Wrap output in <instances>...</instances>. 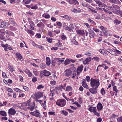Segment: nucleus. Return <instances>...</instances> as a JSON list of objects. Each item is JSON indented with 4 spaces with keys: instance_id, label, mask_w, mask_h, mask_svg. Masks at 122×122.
Returning <instances> with one entry per match:
<instances>
[{
    "instance_id": "nucleus-8",
    "label": "nucleus",
    "mask_w": 122,
    "mask_h": 122,
    "mask_svg": "<svg viewBox=\"0 0 122 122\" xmlns=\"http://www.w3.org/2000/svg\"><path fill=\"white\" fill-rule=\"evenodd\" d=\"M94 1L100 7H104L106 6V5L103 4L99 0H94Z\"/></svg>"
},
{
    "instance_id": "nucleus-24",
    "label": "nucleus",
    "mask_w": 122,
    "mask_h": 122,
    "mask_svg": "<svg viewBox=\"0 0 122 122\" xmlns=\"http://www.w3.org/2000/svg\"><path fill=\"white\" fill-rule=\"evenodd\" d=\"M99 51L101 53L104 55H105L107 54V51L104 49H100L99 50Z\"/></svg>"
},
{
    "instance_id": "nucleus-56",
    "label": "nucleus",
    "mask_w": 122,
    "mask_h": 122,
    "mask_svg": "<svg viewBox=\"0 0 122 122\" xmlns=\"http://www.w3.org/2000/svg\"><path fill=\"white\" fill-rule=\"evenodd\" d=\"M76 57L78 58H81L82 57V54H78L76 55Z\"/></svg>"
},
{
    "instance_id": "nucleus-49",
    "label": "nucleus",
    "mask_w": 122,
    "mask_h": 122,
    "mask_svg": "<svg viewBox=\"0 0 122 122\" xmlns=\"http://www.w3.org/2000/svg\"><path fill=\"white\" fill-rule=\"evenodd\" d=\"M117 120L118 122H122V116L118 117Z\"/></svg>"
},
{
    "instance_id": "nucleus-20",
    "label": "nucleus",
    "mask_w": 122,
    "mask_h": 122,
    "mask_svg": "<svg viewBox=\"0 0 122 122\" xmlns=\"http://www.w3.org/2000/svg\"><path fill=\"white\" fill-rule=\"evenodd\" d=\"M88 110L90 112H92L93 113L96 112V110L95 107H91L88 108Z\"/></svg>"
},
{
    "instance_id": "nucleus-46",
    "label": "nucleus",
    "mask_w": 122,
    "mask_h": 122,
    "mask_svg": "<svg viewBox=\"0 0 122 122\" xmlns=\"http://www.w3.org/2000/svg\"><path fill=\"white\" fill-rule=\"evenodd\" d=\"M33 59L35 60L37 63H40L41 62V60L39 59Z\"/></svg>"
},
{
    "instance_id": "nucleus-36",
    "label": "nucleus",
    "mask_w": 122,
    "mask_h": 122,
    "mask_svg": "<svg viewBox=\"0 0 122 122\" xmlns=\"http://www.w3.org/2000/svg\"><path fill=\"white\" fill-rule=\"evenodd\" d=\"M117 7V6L116 5H113L110 7V9L111 10H116V8Z\"/></svg>"
},
{
    "instance_id": "nucleus-10",
    "label": "nucleus",
    "mask_w": 122,
    "mask_h": 122,
    "mask_svg": "<svg viewBox=\"0 0 122 122\" xmlns=\"http://www.w3.org/2000/svg\"><path fill=\"white\" fill-rule=\"evenodd\" d=\"M92 58L91 57H89L86 58L85 60L83 61V64L85 65L88 64L90 62Z\"/></svg>"
},
{
    "instance_id": "nucleus-54",
    "label": "nucleus",
    "mask_w": 122,
    "mask_h": 122,
    "mask_svg": "<svg viewBox=\"0 0 122 122\" xmlns=\"http://www.w3.org/2000/svg\"><path fill=\"white\" fill-rule=\"evenodd\" d=\"M7 91H8L9 92H10V93H13V90L10 88H8L7 90Z\"/></svg>"
},
{
    "instance_id": "nucleus-30",
    "label": "nucleus",
    "mask_w": 122,
    "mask_h": 122,
    "mask_svg": "<svg viewBox=\"0 0 122 122\" xmlns=\"http://www.w3.org/2000/svg\"><path fill=\"white\" fill-rule=\"evenodd\" d=\"M82 84L83 86L86 88H88V86L87 84L84 81H83L82 83Z\"/></svg>"
},
{
    "instance_id": "nucleus-53",
    "label": "nucleus",
    "mask_w": 122,
    "mask_h": 122,
    "mask_svg": "<svg viewBox=\"0 0 122 122\" xmlns=\"http://www.w3.org/2000/svg\"><path fill=\"white\" fill-rule=\"evenodd\" d=\"M93 30L96 32H99V29L96 28H93Z\"/></svg>"
},
{
    "instance_id": "nucleus-28",
    "label": "nucleus",
    "mask_w": 122,
    "mask_h": 122,
    "mask_svg": "<svg viewBox=\"0 0 122 122\" xmlns=\"http://www.w3.org/2000/svg\"><path fill=\"white\" fill-rule=\"evenodd\" d=\"M62 17L65 19L67 20H69L71 19V17L67 15L62 16Z\"/></svg>"
},
{
    "instance_id": "nucleus-55",
    "label": "nucleus",
    "mask_w": 122,
    "mask_h": 122,
    "mask_svg": "<svg viewBox=\"0 0 122 122\" xmlns=\"http://www.w3.org/2000/svg\"><path fill=\"white\" fill-rule=\"evenodd\" d=\"M33 26H35V24L34 25H30V28L31 29V30H34L35 29L33 27Z\"/></svg>"
},
{
    "instance_id": "nucleus-47",
    "label": "nucleus",
    "mask_w": 122,
    "mask_h": 122,
    "mask_svg": "<svg viewBox=\"0 0 122 122\" xmlns=\"http://www.w3.org/2000/svg\"><path fill=\"white\" fill-rule=\"evenodd\" d=\"M72 41L75 45H77L78 44V42L75 39H73L72 40Z\"/></svg>"
},
{
    "instance_id": "nucleus-43",
    "label": "nucleus",
    "mask_w": 122,
    "mask_h": 122,
    "mask_svg": "<svg viewBox=\"0 0 122 122\" xmlns=\"http://www.w3.org/2000/svg\"><path fill=\"white\" fill-rule=\"evenodd\" d=\"M27 31L29 34H30L32 35H33L34 34V32L30 30H29Z\"/></svg>"
},
{
    "instance_id": "nucleus-38",
    "label": "nucleus",
    "mask_w": 122,
    "mask_h": 122,
    "mask_svg": "<svg viewBox=\"0 0 122 122\" xmlns=\"http://www.w3.org/2000/svg\"><path fill=\"white\" fill-rule=\"evenodd\" d=\"M46 38L47 39V41L49 43H52V40H53V39L49 38L48 37H46Z\"/></svg>"
},
{
    "instance_id": "nucleus-58",
    "label": "nucleus",
    "mask_w": 122,
    "mask_h": 122,
    "mask_svg": "<svg viewBox=\"0 0 122 122\" xmlns=\"http://www.w3.org/2000/svg\"><path fill=\"white\" fill-rule=\"evenodd\" d=\"M71 11L74 13H77L78 12V10L76 9L73 8L71 10Z\"/></svg>"
},
{
    "instance_id": "nucleus-62",
    "label": "nucleus",
    "mask_w": 122,
    "mask_h": 122,
    "mask_svg": "<svg viewBox=\"0 0 122 122\" xmlns=\"http://www.w3.org/2000/svg\"><path fill=\"white\" fill-rule=\"evenodd\" d=\"M33 72L34 74L36 76H37L38 75V72L37 71H33Z\"/></svg>"
},
{
    "instance_id": "nucleus-42",
    "label": "nucleus",
    "mask_w": 122,
    "mask_h": 122,
    "mask_svg": "<svg viewBox=\"0 0 122 122\" xmlns=\"http://www.w3.org/2000/svg\"><path fill=\"white\" fill-rule=\"evenodd\" d=\"M114 23L117 25L119 24L121 22V21H119L117 20H114Z\"/></svg>"
},
{
    "instance_id": "nucleus-1",
    "label": "nucleus",
    "mask_w": 122,
    "mask_h": 122,
    "mask_svg": "<svg viewBox=\"0 0 122 122\" xmlns=\"http://www.w3.org/2000/svg\"><path fill=\"white\" fill-rule=\"evenodd\" d=\"M16 106L25 111L29 109L31 111H32L35 108V104L34 102H30L29 101L25 103L17 104Z\"/></svg>"
},
{
    "instance_id": "nucleus-39",
    "label": "nucleus",
    "mask_w": 122,
    "mask_h": 122,
    "mask_svg": "<svg viewBox=\"0 0 122 122\" xmlns=\"http://www.w3.org/2000/svg\"><path fill=\"white\" fill-rule=\"evenodd\" d=\"M60 59V60H58L57 61V62L58 63L59 65H60L61 63L64 61V59Z\"/></svg>"
},
{
    "instance_id": "nucleus-18",
    "label": "nucleus",
    "mask_w": 122,
    "mask_h": 122,
    "mask_svg": "<svg viewBox=\"0 0 122 122\" xmlns=\"http://www.w3.org/2000/svg\"><path fill=\"white\" fill-rule=\"evenodd\" d=\"M97 89L95 88H91L89 89V91L92 94H96L97 93Z\"/></svg>"
},
{
    "instance_id": "nucleus-23",
    "label": "nucleus",
    "mask_w": 122,
    "mask_h": 122,
    "mask_svg": "<svg viewBox=\"0 0 122 122\" xmlns=\"http://www.w3.org/2000/svg\"><path fill=\"white\" fill-rule=\"evenodd\" d=\"M0 115L4 117H6L7 115L6 112L4 111H0Z\"/></svg>"
},
{
    "instance_id": "nucleus-64",
    "label": "nucleus",
    "mask_w": 122,
    "mask_h": 122,
    "mask_svg": "<svg viewBox=\"0 0 122 122\" xmlns=\"http://www.w3.org/2000/svg\"><path fill=\"white\" fill-rule=\"evenodd\" d=\"M2 76L4 78H5L6 77V76L5 73L4 72L2 73Z\"/></svg>"
},
{
    "instance_id": "nucleus-7",
    "label": "nucleus",
    "mask_w": 122,
    "mask_h": 122,
    "mask_svg": "<svg viewBox=\"0 0 122 122\" xmlns=\"http://www.w3.org/2000/svg\"><path fill=\"white\" fill-rule=\"evenodd\" d=\"M16 112L14 108H10L8 110V114L9 116L11 115H14L16 113Z\"/></svg>"
},
{
    "instance_id": "nucleus-63",
    "label": "nucleus",
    "mask_w": 122,
    "mask_h": 122,
    "mask_svg": "<svg viewBox=\"0 0 122 122\" xmlns=\"http://www.w3.org/2000/svg\"><path fill=\"white\" fill-rule=\"evenodd\" d=\"M74 104H75L78 107H80L81 105L80 104H79L78 102H75L74 103Z\"/></svg>"
},
{
    "instance_id": "nucleus-13",
    "label": "nucleus",
    "mask_w": 122,
    "mask_h": 122,
    "mask_svg": "<svg viewBox=\"0 0 122 122\" xmlns=\"http://www.w3.org/2000/svg\"><path fill=\"white\" fill-rule=\"evenodd\" d=\"M38 101L40 103L41 105L43 106V108L44 109H46V101H41V100H39Z\"/></svg>"
},
{
    "instance_id": "nucleus-50",
    "label": "nucleus",
    "mask_w": 122,
    "mask_h": 122,
    "mask_svg": "<svg viewBox=\"0 0 122 122\" xmlns=\"http://www.w3.org/2000/svg\"><path fill=\"white\" fill-rule=\"evenodd\" d=\"M50 84L52 85H54L56 84V82L55 81L53 80L51 81L50 82Z\"/></svg>"
},
{
    "instance_id": "nucleus-34",
    "label": "nucleus",
    "mask_w": 122,
    "mask_h": 122,
    "mask_svg": "<svg viewBox=\"0 0 122 122\" xmlns=\"http://www.w3.org/2000/svg\"><path fill=\"white\" fill-rule=\"evenodd\" d=\"M107 52L112 55H115V51H113L112 49L108 50Z\"/></svg>"
},
{
    "instance_id": "nucleus-51",
    "label": "nucleus",
    "mask_w": 122,
    "mask_h": 122,
    "mask_svg": "<svg viewBox=\"0 0 122 122\" xmlns=\"http://www.w3.org/2000/svg\"><path fill=\"white\" fill-rule=\"evenodd\" d=\"M44 87V86L42 85H40L38 86L37 88L38 89H39L41 88H43Z\"/></svg>"
},
{
    "instance_id": "nucleus-37",
    "label": "nucleus",
    "mask_w": 122,
    "mask_h": 122,
    "mask_svg": "<svg viewBox=\"0 0 122 122\" xmlns=\"http://www.w3.org/2000/svg\"><path fill=\"white\" fill-rule=\"evenodd\" d=\"M61 113L65 116H66L68 114V113L65 110H63L61 112Z\"/></svg>"
},
{
    "instance_id": "nucleus-16",
    "label": "nucleus",
    "mask_w": 122,
    "mask_h": 122,
    "mask_svg": "<svg viewBox=\"0 0 122 122\" xmlns=\"http://www.w3.org/2000/svg\"><path fill=\"white\" fill-rule=\"evenodd\" d=\"M97 107L98 111H100L103 108L102 105L100 102L98 103L97 106Z\"/></svg>"
},
{
    "instance_id": "nucleus-44",
    "label": "nucleus",
    "mask_w": 122,
    "mask_h": 122,
    "mask_svg": "<svg viewBox=\"0 0 122 122\" xmlns=\"http://www.w3.org/2000/svg\"><path fill=\"white\" fill-rule=\"evenodd\" d=\"M101 93L102 95H104L105 94V91L104 89L102 88L101 90Z\"/></svg>"
},
{
    "instance_id": "nucleus-19",
    "label": "nucleus",
    "mask_w": 122,
    "mask_h": 122,
    "mask_svg": "<svg viewBox=\"0 0 122 122\" xmlns=\"http://www.w3.org/2000/svg\"><path fill=\"white\" fill-rule=\"evenodd\" d=\"M54 32L53 31H49L48 33V34L50 37H52L56 35Z\"/></svg>"
},
{
    "instance_id": "nucleus-59",
    "label": "nucleus",
    "mask_w": 122,
    "mask_h": 122,
    "mask_svg": "<svg viewBox=\"0 0 122 122\" xmlns=\"http://www.w3.org/2000/svg\"><path fill=\"white\" fill-rule=\"evenodd\" d=\"M48 114L50 115H55V112L54 111L49 112H48Z\"/></svg>"
},
{
    "instance_id": "nucleus-33",
    "label": "nucleus",
    "mask_w": 122,
    "mask_h": 122,
    "mask_svg": "<svg viewBox=\"0 0 122 122\" xmlns=\"http://www.w3.org/2000/svg\"><path fill=\"white\" fill-rule=\"evenodd\" d=\"M7 23L5 22H3L1 23L0 26L2 27H5L6 26Z\"/></svg>"
},
{
    "instance_id": "nucleus-9",
    "label": "nucleus",
    "mask_w": 122,
    "mask_h": 122,
    "mask_svg": "<svg viewBox=\"0 0 122 122\" xmlns=\"http://www.w3.org/2000/svg\"><path fill=\"white\" fill-rule=\"evenodd\" d=\"M43 93L42 92H36L34 94V95L37 98H39L43 96Z\"/></svg>"
},
{
    "instance_id": "nucleus-35",
    "label": "nucleus",
    "mask_w": 122,
    "mask_h": 122,
    "mask_svg": "<svg viewBox=\"0 0 122 122\" xmlns=\"http://www.w3.org/2000/svg\"><path fill=\"white\" fill-rule=\"evenodd\" d=\"M28 20L29 22V23L30 25H34V23L32 20L30 18H28Z\"/></svg>"
},
{
    "instance_id": "nucleus-29",
    "label": "nucleus",
    "mask_w": 122,
    "mask_h": 122,
    "mask_svg": "<svg viewBox=\"0 0 122 122\" xmlns=\"http://www.w3.org/2000/svg\"><path fill=\"white\" fill-rule=\"evenodd\" d=\"M70 63V60L68 59H66L64 62V64L66 65L69 64Z\"/></svg>"
},
{
    "instance_id": "nucleus-27",
    "label": "nucleus",
    "mask_w": 122,
    "mask_h": 122,
    "mask_svg": "<svg viewBox=\"0 0 122 122\" xmlns=\"http://www.w3.org/2000/svg\"><path fill=\"white\" fill-rule=\"evenodd\" d=\"M113 89V90L115 92V95L116 96L117 95L118 93V90L117 89L116 86H114Z\"/></svg>"
},
{
    "instance_id": "nucleus-57",
    "label": "nucleus",
    "mask_w": 122,
    "mask_h": 122,
    "mask_svg": "<svg viewBox=\"0 0 122 122\" xmlns=\"http://www.w3.org/2000/svg\"><path fill=\"white\" fill-rule=\"evenodd\" d=\"M51 23L50 24H46V26L47 27L49 28H52L53 27V25H51Z\"/></svg>"
},
{
    "instance_id": "nucleus-61",
    "label": "nucleus",
    "mask_w": 122,
    "mask_h": 122,
    "mask_svg": "<svg viewBox=\"0 0 122 122\" xmlns=\"http://www.w3.org/2000/svg\"><path fill=\"white\" fill-rule=\"evenodd\" d=\"M61 38L62 40H64L66 38V36L65 35H62L61 36Z\"/></svg>"
},
{
    "instance_id": "nucleus-12",
    "label": "nucleus",
    "mask_w": 122,
    "mask_h": 122,
    "mask_svg": "<svg viewBox=\"0 0 122 122\" xmlns=\"http://www.w3.org/2000/svg\"><path fill=\"white\" fill-rule=\"evenodd\" d=\"M83 67V66L82 65H81L78 67L77 70V73L78 75L82 72Z\"/></svg>"
},
{
    "instance_id": "nucleus-21",
    "label": "nucleus",
    "mask_w": 122,
    "mask_h": 122,
    "mask_svg": "<svg viewBox=\"0 0 122 122\" xmlns=\"http://www.w3.org/2000/svg\"><path fill=\"white\" fill-rule=\"evenodd\" d=\"M46 64L47 66H49L51 64V60L49 57H47L46 59Z\"/></svg>"
},
{
    "instance_id": "nucleus-45",
    "label": "nucleus",
    "mask_w": 122,
    "mask_h": 122,
    "mask_svg": "<svg viewBox=\"0 0 122 122\" xmlns=\"http://www.w3.org/2000/svg\"><path fill=\"white\" fill-rule=\"evenodd\" d=\"M38 8V7L37 5L34 6H31L30 7V8L32 9H36Z\"/></svg>"
},
{
    "instance_id": "nucleus-22",
    "label": "nucleus",
    "mask_w": 122,
    "mask_h": 122,
    "mask_svg": "<svg viewBox=\"0 0 122 122\" xmlns=\"http://www.w3.org/2000/svg\"><path fill=\"white\" fill-rule=\"evenodd\" d=\"M37 26L39 28H44L45 26L44 24L42 22H40L37 24Z\"/></svg>"
},
{
    "instance_id": "nucleus-26",
    "label": "nucleus",
    "mask_w": 122,
    "mask_h": 122,
    "mask_svg": "<svg viewBox=\"0 0 122 122\" xmlns=\"http://www.w3.org/2000/svg\"><path fill=\"white\" fill-rule=\"evenodd\" d=\"M39 66L40 68L42 69H44L46 67V65L44 63H42L40 64Z\"/></svg>"
},
{
    "instance_id": "nucleus-11",
    "label": "nucleus",
    "mask_w": 122,
    "mask_h": 122,
    "mask_svg": "<svg viewBox=\"0 0 122 122\" xmlns=\"http://www.w3.org/2000/svg\"><path fill=\"white\" fill-rule=\"evenodd\" d=\"M66 30H67L69 31H71L74 29V26L72 24H71L69 25V26H66L65 28Z\"/></svg>"
},
{
    "instance_id": "nucleus-2",
    "label": "nucleus",
    "mask_w": 122,
    "mask_h": 122,
    "mask_svg": "<svg viewBox=\"0 0 122 122\" xmlns=\"http://www.w3.org/2000/svg\"><path fill=\"white\" fill-rule=\"evenodd\" d=\"M90 84L92 87L97 89L100 84L99 79L91 78L90 80Z\"/></svg>"
},
{
    "instance_id": "nucleus-32",
    "label": "nucleus",
    "mask_w": 122,
    "mask_h": 122,
    "mask_svg": "<svg viewBox=\"0 0 122 122\" xmlns=\"http://www.w3.org/2000/svg\"><path fill=\"white\" fill-rule=\"evenodd\" d=\"M42 16L43 17L46 19L49 18L50 17L49 15L48 14H43Z\"/></svg>"
},
{
    "instance_id": "nucleus-17",
    "label": "nucleus",
    "mask_w": 122,
    "mask_h": 122,
    "mask_svg": "<svg viewBox=\"0 0 122 122\" xmlns=\"http://www.w3.org/2000/svg\"><path fill=\"white\" fill-rule=\"evenodd\" d=\"M76 32L79 35H83L84 33V31L83 30H77L76 31Z\"/></svg>"
},
{
    "instance_id": "nucleus-3",
    "label": "nucleus",
    "mask_w": 122,
    "mask_h": 122,
    "mask_svg": "<svg viewBox=\"0 0 122 122\" xmlns=\"http://www.w3.org/2000/svg\"><path fill=\"white\" fill-rule=\"evenodd\" d=\"M66 103V100L63 99H59L57 100L56 102V105L61 107L64 106Z\"/></svg>"
},
{
    "instance_id": "nucleus-6",
    "label": "nucleus",
    "mask_w": 122,
    "mask_h": 122,
    "mask_svg": "<svg viewBox=\"0 0 122 122\" xmlns=\"http://www.w3.org/2000/svg\"><path fill=\"white\" fill-rule=\"evenodd\" d=\"M30 114L36 117H40V114L38 110H36L35 111L31 112Z\"/></svg>"
},
{
    "instance_id": "nucleus-41",
    "label": "nucleus",
    "mask_w": 122,
    "mask_h": 122,
    "mask_svg": "<svg viewBox=\"0 0 122 122\" xmlns=\"http://www.w3.org/2000/svg\"><path fill=\"white\" fill-rule=\"evenodd\" d=\"M14 90L15 91L19 92L21 93L22 92V90L18 88H14Z\"/></svg>"
},
{
    "instance_id": "nucleus-52",
    "label": "nucleus",
    "mask_w": 122,
    "mask_h": 122,
    "mask_svg": "<svg viewBox=\"0 0 122 122\" xmlns=\"http://www.w3.org/2000/svg\"><path fill=\"white\" fill-rule=\"evenodd\" d=\"M56 61L54 60H53L52 61L51 64L53 66H55Z\"/></svg>"
},
{
    "instance_id": "nucleus-48",
    "label": "nucleus",
    "mask_w": 122,
    "mask_h": 122,
    "mask_svg": "<svg viewBox=\"0 0 122 122\" xmlns=\"http://www.w3.org/2000/svg\"><path fill=\"white\" fill-rule=\"evenodd\" d=\"M60 40L58 41V43L56 44V46H57L59 47H61L62 46V43H60Z\"/></svg>"
},
{
    "instance_id": "nucleus-31",
    "label": "nucleus",
    "mask_w": 122,
    "mask_h": 122,
    "mask_svg": "<svg viewBox=\"0 0 122 122\" xmlns=\"http://www.w3.org/2000/svg\"><path fill=\"white\" fill-rule=\"evenodd\" d=\"M16 57L19 60H21L22 58V56L21 55L18 53L16 54Z\"/></svg>"
},
{
    "instance_id": "nucleus-15",
    "label": "nucleus",
    "mask_w": 122,
    "mask_h": 122,
    "mask_svg": "<svg viewBox=\"0 0 122 122\" xmlns=\"http://www.w3.org/2000/svg\"><path fill=\"white\" fill-rule=\"evenodd\" d=\"M27 74L29 77H31L32 76V74L30 71L28 69H26L24 71Z\"/></svg>"
},
{
    "instance_id": "nucleus-25",
    "label": "nucleus",
    "mask_w": 122,
    "mask_h": 122,
    "mask_svg": "<svg viewBox=\"0 0 122 122\" xmlns=\"http://www.w3.org/2000/svg\"><path fill=\"white\" fill-rule=\"evenodd\" d=\"M8 69L11 72H13L14 71L15 69L13 66L10 65H8Z\"/></svg>"
},
{
    "instance_id": "nucleus-5",
    "label": "nucleus",
    "mask_w": 122,
    "mask_h": 122,
    "mask_svg": "<svg viewBox=\"0 0 122 122\" xmlns=\"http://www.w3.org/2000/svg\"><path fill=\"white\" fill-rule=\"evenodd\" d=\"M40 75L41 77H42V76L43 75H44L45 76H48L50 74V73L49 71L46 70H44L42 71L40 73Z\"/></svg>"
},
{
    "instance_id": "nucleus-4",
    "label": "nucleus",
    "mask_w": 122,
    "mask_h": 122,
    "mask_svg": "<svg viewBox=\"0 0 122 122\" xmlns=\"http://www.w3.org/2000/svg\"><path fill=\"white\" fill-rule=\"evenodd\" d=\"M76 70V68L74 67H71L69 69L66 70L65 71V74L67 77L71 76L72 74V70Z\"/></svg>"
},
{
    "instance_id": "nucleus-60",
    "label": "nucleus",
    "mask_w": 122,
    "mask_h": 122,
    "mask_svg": "<svg viewBox=\"0 0 122 122\" xmlns=\"http://www.w3.org/2000/svg\"><path fill=\"white\" fill-rule=\"evenodd\" d=\"M73 4H79V2L78 1L76 0H73Z\"/></svg>"
},
{
    "instance_id": "nucleus-14",
    "label": "nucleus",
    "mask_w": 122,
    "mask_h": 122,
    "mask_svg": "<svg viewBox=\"0 0 122 122\" xmlns=\"http://www.w3.org/2000/svg\"><path fill=\"white\" fill-rule=\"evenodd\" d=\"M89 37L92 38H93L95 36V33L92 30H89Z\"/></svg>"
},
{
    "instance_id": "nucleus-40",
    "label": "nucleus",
    "mask_w": 122,
    "mask_h": 122,
    "mask_svg": "<svg viewBox=\"0 0 122 122\" xmlns=\"http://www.w3.org/2000/svg\"><path fill=\"white\" fill-rule=\"evenodd\" d=\"M72 90V88L70 86H68L66 87V90L68 92H69Z\"/></svg>"
}]
</instances>
